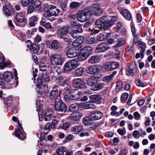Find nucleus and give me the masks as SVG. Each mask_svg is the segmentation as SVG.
Here are the masks:
<instances>
[{
    "label": "nucleus",
    "instance_id": "obj_1",
    "mask_svg": "<svg viewBox=\"0 0 155 155\" xmlns=\"http://www.w3.org/2000/svg\"><path fill=\"white\" fill-rule=\"evenodd\" d=\"M82 96V93L77 89H71L69 94L64 96L65 101L69 102L71 101H75L80 99Z\"/></svg>",
    "mask_w": 155,
    "mask_h": 155
},
{
    "label": "nucleus",
    "instance_id": "obj_13",
    "mask_svg": "<svg viewBox=\"0 0 155 155\" xmlns=\"http://www.w3.org/2000/svg\"><path fill=\"white\" fill-rule=\"evenodd\" d=\"M110 48L106 43H102L98 45L96 50L98 52H102L106 51Z\"/></svg>",
    "mask_w": 155,
    "mask_h": 155
},
{
    "label": "nucleus",
    "instance_id": "obj_42",
    "mask_svg": "<svg viewBox=\"0 0 155 155\" xmlns=\"http://www.w3.org/2000/svg\"><path fill=\"white\" fill-rule=\"evenodd\" d=\"M82 11L87 17V16H91L92 14V12L90 8H86L82 10Z\"/></svg>",
    "mask_w": 155,
    "mask_h": 155
},
{
    "label": "nucleus",
    "instance_id": "obj_25",
    "mask_svg": "<svg viewBox=\"0 0 155 155\" xmlns=\"http://www.w3.org/2000/svg\"><path fill=\"white\" fill-rule=\"evenodd\" d=\"M97 82V78L94 77H92L89 78L87 81L88 85L93 87Z\"/></svg>",
    "mask_w": 155,
    "mask_h": 155
},
{
    "label": "nucleus",
    "instance_id": "obj_11",
    "mask_svg": "<svg viewBox=\"0 0 155 155\" xmlns=\"http://www.w3.org/2000/svg\"><path fill=\"white\" fill-rule=\"evenodd\" d=\"M91 10L97 16H99L102 14V11L100 5L97 4H94L91 6Z\"/></svg>",
    "mask_w": 155,
    "mask_h": 155
},
{
    "label": "nucleus",
    "instance_id": "obj_49",
    "mask_svg": "<svg viewBox=\"0 0 155 155\" xmlns=\"http://www.w3.org/2000/svg\"><path fill=\"white\" fill-rule=\"evenodd\" d=\"M91 120V117H85L84 118L83 120V123L85 125H88L90 124V121Z\"/></svg>",
    "mask_w": 155,
    "mask_h": 155
},
{
    "label": "nucleus",
    "instance_id": "obj_43",
    "mask_svg": "<svg viewBox=\"0 0 155 155\" xmlns=\"http://www.w3.org/2000/svg\"><path fill=\"white\" fill-rule=\"evenodd\" d=\"M34 0H21V3L23 6H26L27 5L32 4Z\"/></svg>",
    "mask_w": 155,
    "mask_h": 155
},
{
    "label": "nucleus",
    "instance_id": "obj_53",
    "mask_svg": "<svg viewBox=\"0 0 155 155\" xmlns=\"http://www.w3.org/2000/svg\"><path fill=\"white\" fill-rule=\"evenodd\" d=\"M101 31V26H96L94 27L92 30V31L94 34L99 33L100 31Z\"/></svg>",
    "mask_w": 155,
    "mask_h": 155
},
{
    "label": "nucleus",
    "instance_id": "obj_50",
    "mask_svg": "<svg viewBox=\"0 0 155 155\" xmlns=\"http://www.w3.org/2000/svg\"><path fill=\"white\" fill-rule=\"evenodd\" d=\"M5 61V58L2 57V59L0 62L1 64L0 65V68L1 69H3L5 67L8 65L7 63L4 62Z\"/></svg>",
    "mask_w": 155,
    "mask_h": 155
},
{
    "label": "nucleus",
    "instance_id": "obj_14",
    "mask_svg": "<svg viewBox=\"0 0 155 155\" xmlns=\"http://www.w3.org/2000/svg\"><path fill=\"white\" fill-rule=\"evenodd\" d=\"M114 20H111L108 21L107 20L105 21V23L102 25L101 28L102 31H105L109 29L111 26L114 24Z\"/></svg>",
    "mask_w": 155,
    "mask_h": 155
},
{
    "label": "nucleus",
    "instance_id": "obj_7",
    "mask_svg": "<svg viewBox=\"0 0 155 155\" xmlns=\"http://www.w3.org/2000/svg\"><path fill=\"white\" fill-rule=\"evenodd\" d=\"M72 84L74 87L81 89H84L86 87L84 82L78 78L74 79L72 81Z\"/></svg>",
    "mask_w": 155,
    "mask_h": 155
},
{
    "label": "nucleus",
    "instance_id": "obj_39",
    "mask_svg": "<svg viewBox=\"0 0 155 155\" xmlns=\"http://www.w3.org/2000/svg\"><path fill=\"white\" fill-rule=\"evenodd\" d=\"M112 76L111 75H106L102 78V81L107 83H110L112 80Z\"/></svg>",
    "mask_w": 155,
    "mask_h": 155
},
{
    "label": "nucleus",
    "instance_id": "obj_56",
    "mask_svg": "<svg viewBox=\"0 0 155 155\" xmlns=\"http://www.w3.org/2000/svg\"><path fill=\"white\" fill-rule=\"evenodd\" d=\"M3 10L4 14L8 16H10L11 14L9 9L6 7H3Z\"/></svg>",
    "mask_w": 155,
    "mask_h": 155
},
{
    "label": "nucleus",
    "instance_id": "obj_9",
    "mask_svg": "<svg viewBox=\"0 0 155 155\" xmlns=\"http://www.w3.org/2000/svg\"><path fill=\"white\" fill-rule=\"evenodd\" d=\"M87 72L90 74H97L100 71V69L97 66L94 65H90L86 68Z\"/></svg>",
    "mask_w": 155,
    "mask_h": 155
},
{
    "label": "nucleus",
    "instance_id": "obj_52",
    "mask_svg": "<svg viewBox=\"0 0 155 155\" xmlns=\"http://www.w3.org/2000/svg\"><path fill=\"white\" fill-rule=\"evenodd\" d=\"M73 135L70 134H68L65 137V139L63 140V142L66 143L70 141L73 139Z\"/></svg>",
    "mask_w": 155,
    "mask_h": 155
},
{
    "label": "nucleus",
    "instance_id": "obj_10",
    "mask_svg": "<svg viewBox=\"0 0 155 155\" xmlns=\"http://www.w3.org/2000/svg\"><path fill=\"white\" fill-rule=\"evenodd\" d=\"M20 126V128L17 129L15 131V135L19 139L24 140L26 138L25 134L23 131L22 127Z\"/></svg>",
    "mask_w": 155,
    "mask_h": 155
},
{
    "label": "nucleus",
    "instance_id": "obj_27",
    "mask_svg": "<svg viewBox=\"0 0 155 155\" xmlns=\"http://www.w3.org/2000/svg\"><path fill=\"white\" fill-rule=\"evenodd\" d=\"M50 47L51 48L54 50H58L60 48L59 44L56 40L53 41L51 44Z\"/></svg>",
    "mask_w": 155,
    "mask_h": 155
},
{
    "label": "nucleus",
    "instance_id": "obj_46",
    "mask_svg": "<svg viewBox=\"0 0 155 155\" xmlns=\"http://www.w3.org/2000/svg\"><path fill=\"white\" fill-rule=\"evenodd\" d=\"M80 6V3L76 2H72L70 5V7L71 9H74L78 8Z\"/></svg>",
    "mask_w": 155,
    "mask_h": 155
},
{
    "label": "nucleus",
    "instance_id": "obj_44",
    "mask_svg": "<svg viewBox=\"0 0 155 155\" xmlns=\"http://www.w3.org/2000/svg\"><path fill=\"white\" fill-rule=\"evenodd\" d=\"M79 105L77 103H74L71 104L68 110L70 111H72L78 109Z\"/></svg>",
    "mask_w": 155,
    "mask_h": 155
},
{
    "label": "nucleus",
    "instance_id": "obj_34",
    "mask_svg": "<svg viewBox=\"0 0 155 155\" xmlns=\"http://www.w3.org/2000/svg\"><path fill=\"white\" fill-rule=\"evenodd\" d=\"M139 43L140 45H142L144 46V47H141V50L140 51V53L141 55L140 57L141 58H143L144 55V53L145 51V48L146 47V45L145 43H143L142 41H140L139 42Z\"/></svg>",
    "mask_w": 155,
    "mask_h": 155
},
{
    "label": "nucleus",
    "instance_id": "obj_33",
    "mask_svg": "<svg viewBox=\"0 0 155 155\" xmlns=\"http://www.w3.org/2000/svg\"><path fill=\"white\" fill-rule=\"evenodd\" d=\"M84 108L85 109H94L95 106L93 103L91 102H87L85 103L83 105Z\"/></svg>",
    "mask_w": 155,
    "mask_h": 155
},
{
    "label": "nucleus",
    "instance_id": "obj_4",
    "mask_svg": "<svg viewBox=\"0 0 155 155\" xmlns=\"http://www.w3.org/2000/svg\"><path fill=\"white\" fill-rule=\"evenodd\" d=\"M80 65L79 62L76 59L70 60L66 63L64 66V69L66 71H70L74 70Z\"/></svg>",
    "mask_w": 155,
    "mask_h": 155
},
{
    "label": "nucleus",
    "instance_id": "obj_8",
    "mask_svg": "<svg viewBox=\"0 0 155 155\" xmlns=\"http://www.w3.org/2000/svg\"><path fill=\"white\" fill-rule=\"evenodd\" d=\"M103 116L102 112L98 110L92 111L91 113V117L92 120H100L103 117Z\"/></svg>",
    "mask_w": 155,
    "mask_h": 155
},
{
    "label": "nucleus",
    "instance_id": "obj_60",
    "mask_svg": "<svg viewBox=\"0 0 155 155\" xmlns=\"http://www.w3.org/2000/svg\"><path fill=\"white\" fill-rule=\"evenodd\" d=\"M58 124V122L56 120H53L51 123V127L52 129H54Z\"/></svg>",
    "mask_w": 155,
    "mask_h": 155
},
{
    "label": "nucleus",
    "instance_id": "obj_3",
    "mask_svg": "<svg viewBox=\"0 0 155 155\" xmlns=\"http://www.w3.org/2000/svg\"><path fill=\"white\" fill-rule=\"evenodd\" d=\"M48 17L57 16L59 14L60 11L56 7L52 5H45L44 8Z\"/></svg>",
    "mask_w": 155,
    "mask_h": 155
},
{
    "label": "nucleus",
    "instance_id": "obj_40",
    "mask_svg": "<svg viewBox=\"0 0 155 155\" xmlns=\"http://www.w3.org/2000/svg\"><path fill=\"white\" fill-rule=\"evenodd\" d=\"M91 100L94 102H97L98 101L101 99V96L100 95H94L91 96Z\"/></svg>",
    "mask_w": 155,
    "mask_h": 155
},
{
    "label": "nucleus",
    "instance_id": "obj_62",
    "mask_svg": "<svg viewBox=\"0 0 155 155\" xmlns=\"http://www.w3.org/2000/svg\"><path fill=\"white\" fill-rule=\"evenodd\" d=\"M128 97V94L127 93H124L122 94L121 96V100L124 101L126 100Z\"/></svg>",
    "mask_w": 155,
    "mask_h": 155
},
{
    "label": "nucleus",
    "instance_id": "obj_30",
    "mask_svg": "<svg viewBox=\"0 0 155 155\" xmlns=\"http://www.w3.org/2000/svg\"><path fill=\"white\" fill-rule=\"evenodd\" d=\"M89 56L85 52L82 51L78 55V58L79 61H83L85 60Z\"/></svg>",
    "mask_w": 155,
    "mask_h": 155
},
{
    "label": "nucleus",
    "instance_id": "obj_17",
    "mask_svg": "<svg viewBox=\"0 0 155 155\" xmlns=\"http://www.w3.org/2000/svg\"><path fill=\"white\" fill-rule=\"evenodd\" d=\"M58 87L56 86H54L49 94V97L51 100L54 99L59 95L58 91Z\"/></svg>",
    "mask_w": 155,
    "mask_h": 155
},
{
    "label": "nucleus",
    "instance_id": "obj_35",
    "mask_svg": "<svg viewBox=\"0 0 155 155\" xmlns=\"http://www.w3.org/2000/svg\"><path fill=\"white\" fill-rule=\"evenodd\" d=\"M104 87V84L101 83H98L96 84L93 88L94 91H97L102 89Z\"/></svg>",
    "mask_w": 155,
    "mask_h": 155
},
{
    "label": "nucleus",
    "instance_id": "obj_21",
    "mask_svg": "<svg viewBox=\"0 0 155 155\" xmlns=\"http://www.w3.org/2000/svg\"><path fill=\"white\" fill-rule=\"evenodd\" d=\"M4 80L6 82L10 81L13 78V75L10 72L5 71L3 74Z\"/></svg>",
    "mask_w": 155,
    "mask_h": 155
},
{
    "label": "nucleus",
    "instance_id": "obj_24",
    "mask_svg": "<svg viewBox=\"0 0 155 155\" xmlns=\"http://www.w3.org/2000/svg\"><path fill=\"white\" fill-rule=\"evenodd\" d=\"M56 151L58 155H66L67 152L66 149L62 146L58 147Z\"/></svg>",
    "mask_w": 155,
    "mask_h": 155
},
{
    "label": "nucleus",
    "instance_id": "obj_29",
    "mask_svg": "<svg viewBox=\"0 0 155 155\" xmlns=\"http://www.w3.org/2000/svg\"><path fill=\"white\" fill-rule=\"evenodd\" d=\"M92 50V48L90 46H86L84 47L82 50V51L85 52L89 56L91 54Z\"/></svg>",
    "mask_w": 155,
    "mask_h": 155
},
{
    "label": "nucleus",
    "instance_id": "obj_55",
    "mask_svg": "<svg viewBox=\"0 0 155 155\" xmlns=\"http://www.w3.org/2000/svg\"><path fill=\"white\" fill-rule=\"evenodd\" d=\"M55 98L54 106L57 105L58 104V105L62 102L61 100V97L59 95L56 97Z\"/></svg>",
    "mask_w": 155,
    "mask_h": 155
},
{
    "label": "nucleus",
    "instance_id": "obj_16",
    "mask_svg": "<svg viewBox=\"0 0 155 155\" xmlns=\"http://www.w3.org/2000/svg\"><path fill=\"white\" fill-rule=\"evenodd\" d=\"M54 109L57 111L65 113L67 110V107L65 104L62 102L58 105L54 106Z\"/></svg>",
    "mask_w": 155,
    "mask_h": 155
},
{
    "label": "nucleus",
    "instance_id": "obj_47",
    "mask_svg": "<svg viewBox=\"0 0 155 155\" xmlns=\"http://www.w3.org/2000/svg\"><path fill=\"white\" fill-rule=\"evenodd\" d=\"M80 32L78 30H73L71 31L70 34L71 36L75 38L78 36V33Z\"/></svg>",
    "mask_w": 155,
    "mask_h": 155
},
{
    "label": "nucleus",
    "instance_id": "obj_58",
    "mask_svg": "<svg viewBox=\"0 0 155 155\" xmlns=\"http://www.w3.org/2000/svg\"><path fill=\"white\" fill-rule=\"evenodd\" d=\"M135 83L138 86L142 87H144L145 86L144 83L141 82L139 79L136 80L135 81Z\"/></svg>",
    "mask_w": 155,
    "mask_h": 155
},
{
    "label": "nucleus",
    "instance_id": "obj_23",
    "mask_svg": "<svg viewBox=\"0 0 155 155\" xmlns=\"http://www.w3.org/2000/svg\"><path fill=\"white\" fill-rule=\"evenodd\" d=\"M84 40V38L83 37L80 36L77 38L72 43V45L74 46H77L81 44Z\"/></svg>",
    "mask_w": 155,
    "mask_h": 155
},
{
    "label": "nucleus",
    "instance_id": "obj_57",
    "mask_svg": "<svg viewBox=\"0 0 155 155\" xmlns=\"http://www.w3.org/2000/svg\"><path fill=\"white\" fill-rule=\"evenodd\" d=\"M136 65L134 62L131 63L129 66V69L131 70H136Z\"/></svg>",
    "mask_w": 155,
    "mask_h": 155
},
{
    "label": "nucleus",
    "instance_id": "obj_5",
    "mask_svg": "<svg viewBox=\"0 0 155 155\" xmlns=\"http://www.w3.org/2000/svg\"><path fill=\"white\" fill-rule=\"evenodd\" d=\"M104 66L107 70L112 71L118 68L119 67V64L117 62L110 61L106 63Z\"/></svg>",
    "mask_w": 155,
    "mask_h": 155
},
{
    "label": "nucleus",
    "instance_id": "obj_63",
    "mask_svg": "<svg viewBox=\"0 0 155 155\" xmlns=\"http://www.w3.org/2000/svg\"><path fill=\"white\" fill-rule=\"evenodd\" d=\"M135 72V70L132 71L129 69V71H126V75H130L133 76L134 75Z\"/></svg>",
    "mask_w": 155,
    "mask_h": 155
},
{
    "label": "nucleus",
    "instance_id": "obj_48",
    "mask_svg": "<svg viewBox=\"0 0 155 155\" xmlns=\"http://www.w3.org/2000/svg\"><path fill=\"white\" fill-rule=\"evenodd\" d=\"M41 76L44 82H48L49 81V78L46 73H42Z\"/></svg>",
    "mask_w": 155,
    "mask_h": 155
},
{
    "label": "nucleus",
    "instance_id": "obj_31",
    "mask_svg": "<svg viewBox=\"0 0 155 155\" xmlns=\"http://www.w3.org/2000/svg\"><path fill=\"white\" fill-rule=\"evenodd\" d=\"M59 1L61 5V7L63 11H66L67 9V0H59Z\"/></svg>",
    "mask_w": 155,
    "mask_h": 155
},
{
    "label": "nucleus",
    "instance_id": "obj_37",
    "mask_svg": "<svg viewBox=\"0 0 155 155\" xmlns=\"http://www.w3.org/2000/svg\"><path fill=\"white\" fill-rule=\"evenodd\" d=\"M117 40L118 43L116 45L114 46V47H120L124 45L125 44V41L124 38H119L117 39Z\"/></svg>",
    "mask_w": 155,
    "mask_h": 155
},
{
    "label": "nucleus",
    "instance_id": "obj_12",
    "mask_svg": "<svg viewBox=\"0 0 155 155\" xmlns=\"http://www.w3.org/2000/svg\"><path fill=\"white\" fill-rule=\"evenodd\" d=\"M66 54L68 58H72L78 56V53L76 49L72 48L67 51Z\"/></svg>",
    "mask_w": 155,
    "mask_h": 155
},
{
    "label": "nucleus",
    "instance_id": "obj_19",
    "mask_svg": "<svg viewBox=\"0 0 155 155\" xmlns=\"http://www.w3.org/2000/svg\"><path fill=\"white\" fill-rule=\"evenodd\" d=\"M16 21L22 23L25 22L26 19L24 17V14L21 12H19L16 14L15 17Z\"/></svg>",
    "mask_w": 155,
    "mask_h": 155
},
{
    "label": "nucleus",
    "instance_id": "obj_26",
    "mask_svg": "<svg viewBox=\"0 0 155 155\" xmlns=\"http://www.w3.org/2000/svg\"><path fill=\"white\" fill-rule=\"evenodd\" d=\"M83 130V127L81 126H75L71 129V131L74 134H77L81 132Z\"/></svg>",
    "mask_w": 155,
    "mask_h": 155
},
{
    "label": "nucleus",
    "instance_id": "obj_6",
    "mask_svg": "<svg viewBox=\"0 0 155 155\" xmlns=\"http://www.w3.org/2000/svg\"><path fill=\"white\" fill-rule=\"evenodd\" d=\"M70 30V27L68 26H65L58 28L56 34L61 38L63 36L68 34Z\"/></svg>",
    "mask_w": 155,
    "mask_h": 155
},
{
    "label": "nucleus",
    "instance_id": "obj_59",
    "mask_svg": "<svg viewBox=\"0 0 155 155\" xmlns=\"http://www.w3.org/2000/svg\"><path fill=\"white\" fill-rule=\"evenodd\" d=\"M64 90L65 91H68V94H69V91L71 89L70 86L68 84H65L64 85Z\"/></svg>",
    "mask_w": 155,
    "mask_h": 155
},
{
    "label": "nucleus",
    "instance_id": "obj_38",
    "mask_svg": "<svg viewBox=\"0 0 155 155\" xmlns=\"http://www.w3.org/2000/svg\"><path fill=\"white\" fill-rule=\"evenodd\" d=\"M110 32L107 33L106 35L103 34H100L98 35L97 40L100 41H102L106 37H108L110 35Z\"/></svg>",
    "mask_w": 155,
    "mask_h": 155
},
{
    "label": "nucleus",
    "instance_id": "obj_18",
    "mask_svg": "<svg viewBox=\"0 0 155 155\" xmlns=\"http://www.w3.org/2000/svg\"><path fill=\"white\" fill-rule=\"evenodd\" d=\"M77 17L78 21L81 22L85 21L87 19V17L82 11H79L77 14Z\"/></svg>",
    "mask_w": 155,
    "mask_h": 155
},
{
    "label": "nucleus",
    "instance_id": "obj_51",
    "mask_svg": "<svg viewBox=\"0 0 155 155\" xmlns=\"http://www.w3.org/2000/svg\"><path fill=\"white\" fill-rule=\"evenodd\" d=\"M122 83L121 81H118L116 84V90L117 92H119L121 89L122 87Z\"/></svg>",
    "mask_w": 155,
    "mask_h": 155
},
{
    "label": "nucleus",
    "instance_id": "obj_22",
    "mask_svg": "<svg viewBox=\"0 0 155 155\" xmlns=\"http://www.w3.org/2000/svg\"><path fill=\"white\" fill-rule=\"evenodd\" d=\"M121 13L126 19L128 20H131V15L128 10L126 9L123 10L121 11Z\"/></svg>",
    "mask_w": 155,
    "mask_h": 155
},
{
    "label": "nucleus",
    "instance_id": "obj_28",
    "mask_svg": "<svg viewBox=\"0 0 155 155\" xmlns=\"http://www.w3.org/2000/svg\"><path fill=\"white\" fill-rule=\"evenodd\" d=\"M100 60L98 56H92L88 60V62L91 64L97 63Z\"/></svg>",
    "mask_w": 155,
    "mask_h": 155
},
{
    "label": "nucleus",
    "instance_id": "obj_2",
    "mask_svg": "<svg viewBox=\"0 0 155 155\" xmlns=\"http://www.w3.org/2000/svg\"><path fill=\"white\" fill-rule=\"evenodd\" d=\"M49 60L51 65L54 68L62 65L64 61L61 56L58 54L51 55L49 57Z\"/></svg>",
    "mask_w": 155,
    "mask_h": 155
},
{
    "label": "nucleus",
    "instance_id": "obj_36",
    "mask_svg": "<svg viewBox=\"0 0 155 155\" xmlns=\"http://www.w3.org/2000/svg\"><path fill=\"white\" fill-rule=\"evenodd\" d=\"M86 41L89 44H92L95 41V37L94 35H89L86 39Z\"/></svg>",
    "mask_w": 155,
    "mask_h": 155
},
{
    "label": "nucleus",
    "instance_id": "obj_41",
    "mask_svg": "<svg viewBox=\"0 0 155 155\" xmlns=\"http://www.w3.org/2000/svg\"><path fill=\"white\" fill-rule=\"evenodd\" d=\"M31 50L35 53H37L39 51V47L38 43H33L31 46Z\"/></svg>",
    "mask_w": 155,
    "mask_h": 155
},
{
    "label": "nucleus",
    "instance_id": "obj_32",
    "mask_svg": "<svg viewBox=\"0 0 155 155\" xmlns=\"http://www.w3.org/2000/svg\"><path fill=\"white\" fill-rule=\"evenodd\" d=\"M104 18V17H103L97 20L96 22V25L100 26H101V27L106 20V19H105Z\"/></svg>",
    "mask_w": 155,
    "mask_h": 155
},
{
    "label": "nucleus",
    "instance_id": "obj_64",
    "mask_svg": "<svg viewBox=\"0 0 155 155\" xmlns=\"http://www.w3.org/2000/svg\"><path fill=\"white\" fill-rule=\"evenodd\" d=\"M134 116L135 119L137 120H139L140 118V115L139 113L137 112H136L134 113Z\"/></svg>",
    "mask_w": 155,
    "mask_h": 155
},
{
    "label": "nucleus",
    "instance_id": "obj_45",
    "mask_svg": "<svg viewBox=\"0 0 155 155\" xmlns=\"http://www.w3.org/2000/svg\"><path fill=\"white\" fill-rule=\"evenodd\" d=\"M84 71V68L82 67H81L76 70L75 75L77 76H81L82 75Z\"/></svg>",
    "mask_w": 155,
    "mask_h": 155
},
{
    "label": "nucleus",
    "instance_id": "obj_61",
    "mask_svg": "<svg viewBox=\"0 0 155 155\" xmlns=\"http://www.w3.org/2000/svg\"><path fill=\"white\" fill-rule=\"evenodd\" d=\"M26 44L27 47L31 51V46L33 45L31 42L29 40H28L26 41Z\"/></svg>",
    "mask_w": 155,
    "mask_h": 155
},
{
    "label": "nucleus",
    "instance_id": "obj_15",
    "mask_svg": "<svg viewBox=\"0 0 155 155\" xmlns=\"http://www.w3.org/2000/svg\"><path fill=\"white\" fill-rule=\"evenodd\" d=\"M82 113L79 112H74L71 114L70 116L71 119L75 121H79L83 116Z\"/></svg>",
    "mask_w": 155,
    "mask_h": 155
},
{
    "label": "nucleus",
    "instance_id": "obj_54",
    "mask_svg": "<svg viewBox=\"0 0 155 155\" xmlns=\"http://www.w3.org/2000/svg\"><path fill=\"white\" fill-rule=\"evenodd\" d=\"M59 127L60 128L64 130H66L69 127L68 124L66 123H62L61 124H60Z\"/></svg>",
    "mask_w": 155,
    "mask_h": 155
},
{
    "label": "nucleus",
    "instance_id": "obj_20",
    "mask_svg": "<svg viewBox=\"0 0 155 155\" xmlns=\"http://www.w3.org/2000/svg\"><path fill=\"white\" fill-rule=\"evenodd\" d=\"M53 112L51 109L47 110L44 114V118L45 121H49L51 120L53 116Z\"/></svg>",
    "mask_w": 155,
    "mask_h": 155
}]
</instances>
